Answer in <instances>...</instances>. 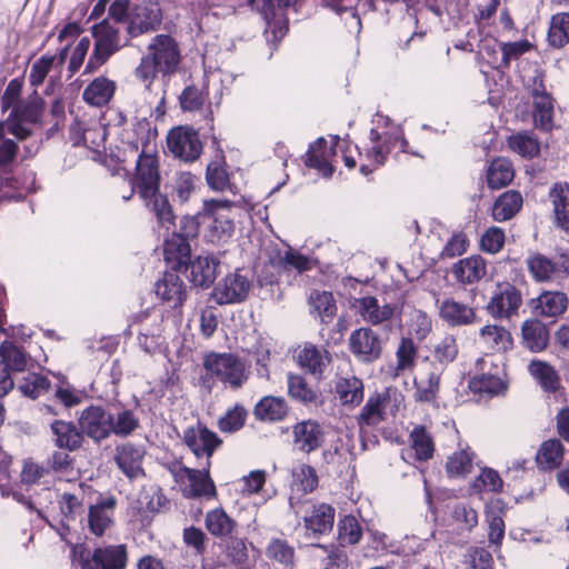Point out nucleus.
<instances>
[{"label": "nucleus", "mask_w": 569, "mask_h": 569, "mask_svg": "<svg viewBox=\"0 0 569 569\" xmlns=\"http://www.w3.org/2000/svg\"><path fill=\"white\" fill-rule=\"evenodd\" d=\"M522 305L521 292L511 283H498L490 300L487 311L493 319H510L518 315Z\"/></svg>", "instance_id": "ddd939ff"}, {"label": "nucleus", "mask_w": 569, "mask_h": 569, "mask_svg": "<svg viewBox=\"0 0 569 569\" xmlns=\"http://www.w3.org/2000/svg\"><path fill=\"white\" fill-rule=\"evenodd\" d=\"M563 446L558 439L543 441L536 455V462L542 470H553L558 468L563 459Z\"/></svg>", "instance_id": "a18cd8bd"}, {"label": "nucleus", "mask_w": 569, "mask_h": 569, "mask_svg": "<svg viewBox=\"0 0 569 569\" xmlns=\"http://www.w3.org/2000/svg\"><path fill=\"white\" fill-rule=\"evenodd\" d=\"M292 491L309 493L318 486V476L313 467L305 462H297L291 469Z\"/></svg>", "instance_id": "09e8293b"}, {"label": "nucleus", "mask_w": 569, "mask_h": 569, "mask_svg": "<svg viewBox=\"0 0 569 569\" xmlns=\"http://www.w3.org/2000/svg\"><path fill=\"white\" fill-rule=\"evenodd\" d=\"M180 62L181 52L176 39L169 34H157L141 56L134 69V77L151 91L157 77L166 78L173 74Z\"/></svg>", "instance_id": "20e7f679"}, {"label": "nucleus", "mask_w": 569, "mask_h": 569, "mask_svg": "<svg viewBox=\"0 0 569 569\" xmlns=\"http://www.w3.org/2000/svg\"><path fill=\"white\" fill-rule=\"evenodd\" d=\"M50 428L52 440L58 448L74 451L81 447L82 432L72 422L54 420Z\"/></svg>", "instance_id": "72a5a7b5"}, {"label": "nucleus", "mask_w": 569, "mask_h": 569, "mask_svg": "<svg viewBox=\"0 0 569 569\" xmlns=\"http://www.w3.org/2000/svg\"><path fill=\"white\" fill-rule=\"evenodd\" d=\"M325 2L338 16L345 17L350 31L360 30L361 21L355 8L357 0H325Z\"/></svg>", "instance_id": "680f3d73"}, {"label": "nucleus", "mask_w": 569, "mask_h": 569, "mask_svg": "<svg viewBox=\"0 0 569 569\" xmlns=\"http://www.w3.org/2000/svg\"><path fill=\"white\" fill-rule=\"evenodd\" d=\"M183 442L198 458H206V466L210 467V458L222 443L218 435L204 425L197 423L188 427L183 432Z\"/></svg>", "instance_id": "2eb2a0df"}, {"label": "nucleus", "mask_w": 569, "mask_h": 569, "mask_svg": "<svg viewBox=\"0 0 569 569\" xmlns=\"http://www.w3.org/2000/svg\"><path fill=\"white\" fill-rule=\"evenodd\" d=\"M402 402V395L397 389H386L371 395L359 415V422L367 426L378 425L385 416L395 415Z\"/></svg>", "instance_id": "9b49d317"}, {"label": "nucleus", "mask_w": 569, "mask_h": 569, "mask_svg": "<svg viewBox=\"0 0 569 569\" xmlns=\"http://www.w3.org/2000/svg\"><path fill=\"white\" fill-rule=\"evenodd\" d=\"M293 443L303 453L319 449L326 439L325 428L316 420H303L292 428Z\"/></svg>", "instance_id": "5701e85b"}, {"label": "nucleus", "mask_w": 569, "mask_h": 569, "mask_svg": "<svg viewBox=\"0 0 569 569\" xmlns=\"http://www.w3.org/2000/svg\"><path fill=\"white\" fill-rule=\"evenodd\" d=\"M335 392L342 406L357 407L363 400V382L356 376L340 377L335 383Z\"/></svg>", "instance_id": "e433bc0d"}, {"label": "nucleus", "mask_w": 569, "mask_h": 569, "mask_svg": "<svg viewBox=\"0 0 569 569\" xmlns=\"http://www.w3.org/2000/svg\"><path fill=\"white\" fill-rule=\"evenodd\" d=\"M523 346L532 352L542 351L549 342V330L538 319L526 320L521 326Z\"/></svg>", "instance_id": "4c0bfd02"}, {"label": "nucleus", "mask_w": 569, "mask_h": 569, "mask_svg": "<svg viewBox=\"0 0 569 569\" xmlns=\"http://www.w3.org/2000/svg\"><path fill=\"white\" fill-rule=\"evenodd\" d=\"M176 479L183 486V493L187 497H213L216 488L209 476V467L203 466L202 470L180 467L174 472Z\"/></svg>", "instance_id": "f3484780"}, {"label": "nucleus", "mask_w": 569, "mask_h": 569, "mask_svg": "<svg viewBox=\"0 0 569 569\" xmlns=\"http://www.w3.org/2000/svg\"><path fill=\"white\" fill-rule=\"evenodd\" d=\"M528 270L536 282H559L569 277V249H560L552 258L532 253L527 258Z\"/></svg>", "instance_id": "6e6552de"}, {"label": "nucleus", "mask_w": 569, "mask_h": 569, "mask_svg": "<svg viewBox=\"0 0 569 569\" xmlns=\"http://www.w3.org/2000/svg\"><path fill=\"white\" fill-rule=\"evenodd\" d=\"M458 352L459 348L456 337L452 335L445 336L433 348L435 367L443 371L445 367L457 358Z\"/></svg>", "instance_id": "bf43d9fd"}, {"label": "nucleus", "mask_w": 569, "mask_h": 569, "mask_svg": "<svg viewBox=\"0 0 569 569\" xmlns=\"http://www.w3.org/2000/svg\"><path fill=\"white\" fill-rule=\"evenodd\" d=\"M362 537V530L353 516H345L338 523V538L340 543L356 545Z\"/></svg>", "instance_id": "338daca9"}, {"label": "nucleus", "mask_w": 569, "mask_h": 569, "mask_svg": "<svg viewBox=\"0 0 569 569\" xmlns=\"http://www.w3.org/2000/svg\"><path fill=\"white\" fill-rule=\"evenodd\" d=\"M233 526V520L226 513L223 509L211 510L206 516V527L208 531L213 536H228L231 533Z\"/></svg>", "instance_id": "0e129e2a"}, {"label": "nucleus", "mask_w": 569, "mask_h": 569, "mask_svg": "<svg viewBox=\"0 0 569 569\" xmlns=\"http://www.w3.org/2000/svg\"><path fill=\"white\" fill-rule=\"evenodd\" d=\"M355 307L361 318L372 326L390 325L393 319L400 316V310L396 303H380L372 296L357 299Z\"/></svg>", "instance_id": "6ab92c4d"}, {"label": "nucleus", "mask_w": 569, "mask_h": 569, "mask_svg": "<svg viewBox=\"0 0 569 569\" xmlns=\"http://www.w3.org/2000/svg\"><path fill=\"white\" fill-rule=\"evenodd\" d=\"M528 371L545 392H556L560 387V379L552 366L541 360H532Z\"/></svg>", "instance_id": "c03bdc74"}, {"label": "nucleus", "mask_w": 569, "mask_h": 569, "mask_svg": "<svg viewBox=\"0 0 569 569\" xmlns=\"http://www.w3.org/2000/svg\"><path fill=\"white\" fill-rule=\"evenodd\" d=\"M0 356L2 363L7 369L13 371H23L27 369L29 357L28 353L16 346L12 341L4 340L0 346Z\"/></svg>", "instance_id": "6e6d98bb"}, {"label": "nucleus", "mask_w": 569, "mask_h": 569, "mask_svg": "<svg viewBox=\"0 0 569 569\" xmlns=\"http://www.w3.org/2000/svg\"><path fill=\"white\" fill-rule=\"evenodd\" d=\"M252 282L242 270L227 274L213 289V298L219 305L239 303L244 301L251 290Z\"/></svg>", "instance_id": "4468645a"}, {"label": "nucleus", "mask_w": 569, "mask_h": 569, "mask_svg": "<svg viewBox=\"0 0 569 569\" xmlns=\"http://www.w3.org/2000/svg\"><path fill=\"white\" fill-rule=\"evenodd\" d=\"M92 36L94 38V50L93 56L86 66V70H88L93 62L101 66L121 48L119 31L107 20L92 27Z\"/></svg>", "instance_id": "dca6fc26"}, {"label": "nucleus", "mask_w": 569, "mask_h": 569, "mask_svg": "<svg viewBox=\"0 0 569 569\" xmlns=\"http://www.w3.org/2000/svg\"><path fill=\"white\" fill-rule=\"evenodd\" d=\"M451 518L460 531H471L478 525L477 511L466 503H457L452 508Z\"/></svg>", "instance_id": "774afa93"}, {"label": "nucleus", "mask_w": 569, "mask_h": 569, "mask_svg": "<svg viewBox=\"0 0 569 569\" xmlns=\"http://www.w3.org/2000/svg\"><path fill=\"white\" fill-rule=\"evenodd\" d=\"M162 21L161 8L156 0H136L129 12L128 33L138 37L156 30Z\"/></svg>", "instance_id": "f8f14e48"}, {"label": "nucleus", "mask_w": 569, "mask_h": 569, "mask_svg": "<svg viewBox=\"0 0 569 569\" xmlns=\"http://www.w3.org/2000/svg\"><path fill=\"white\" fill-rule=\"evenodd\" d=\"M475 452L467 446L452 452L447 458L446 471L450 477L463 478L471 472Z\"/></svg>", "instance_id": "8fccbe9b"}, {"label": "nucleus", "mask_w": 569, "mask_h": 569, "mask_svg": "<svg viewBox=\"0 0 569 569\" xmlns=\"http://www.w3.org/2000/svg\"><path fill=\"white\" fill-rule=\"evenodd\" d=\"M297 0H249L250 6L257 9L267 22V32H271L274 38L281 39L288 31L286 21H274L280 10L289 8Z\"/></svg>", "instance_id": "393cba45"}, {"label": "nucleus", "mask_w": 569, "mask_h": 569, "mask_svg": "<svg viewBox=\"0 0 569 569\" xmlns=\"http://www.w3.org/2000/svg\"><path fill=\"white\" fill-rule=\"evenodd\" d=\"M372 124L369 144L365 148V153L359 151V156L365 157L367 161L360 166L361 174L368 177L377 168L383 166L388 154L397 147L403 153L420 156L409 149L408 141L403 138L402 128L395 124L389 117L377 113L372 119Z\"/></svg>", "instance_id": "7ed1b4c3"}, {"label": "nucleus", "mask_w": 569, "mask_h": 569, "mask_svg": "<svg viewBox=\"0 0 569 569\" xmlns=\"http://www.w3.org/2000/svg\"><path fill=\"white\" fill-rule=\"evenodd\" d=\"M203 367L211 376L231 389L241 388L249 377L244 362L233 353L211 352L206 356Z\"/></svg>", "instance_id": "423d86ee"}, {"label": "nucleus", "mask_w": 569, "mask_h": 569, "mask_svg": "<svg viewBox=\"0 0 569 569\" xmlns=\"http://www.w3.org/2000/svg\"><path fill=\"white\" fill-rule=\"evenodd\" d=\"M289 396L303 405H318L320 395L317 389L309 386L300 375H288Z\"/></svg>", "instance_id": "3c124183"}, {"label": "nucleus", "mask_w": 569, "mask_h": 569, "mask_svg": "<svg viewBox=\"0 0 569 569\" xmlns=\"http://www.w3.org/2000/svg\"><path fill=\"white\" fill-rule=\"evenodd\" d=\"M42 112V100L34 94L28 101H22L11 110L6 121H14L30 128V124L38 121Z\"/></svg>", "instance_id": "49530a36"}, {"label": "nucleus", "mask_w": 569, "mask_h": 569, "mask_svg": "<svg viewBox=\"0 0 569 569\" xmlns=\"http://www.w3.org/2000/svg\"><path fill=\"white\" fill-rule=\"evenodd\" d=\"M556 227L569 233V183H556L549 192Z\"/></svg>", "instance_id": "f704fd0d"}, {"label": "nucleus", "mask_w": 569, "mask_h": 569, "mask_svg": "<svg viewBox=\"0 0 569 569\" xmlns=\"http://www.w3.org/2000/svg\"><path fill=\"white\" fill-rule=\"evenodd\" d=\"M254 416L263 421H280L288 412L286 401L279 397H263L254 407Z\"/></svg>", "instance_id": "de8ad7c7"}, {"label": "nucleus", "mask_w": 569, "mask_h": 569, "mask_svg": "<svg viewBox=\"0 0 569 569\" xmlns=\"http://www.w3.org/2000/svg\"><path fill=\"white\" fill-rule=\"evenodd\" d=\"M333 154V147H329L325 138H319L310 146L306 164L317 169L325 178H330L333 173V167L330 163Z\"/></svg>", "instance_id": "473e14b6"}, {"label": "nucleus", "mask_w": 569, "mask_h": 569, "mask_svg": "<svg viewBox=\"0 0 569 569\" xmlns=\"http://www.w3.org/2000/svg\"><path fill=\"white\" fill-rule=\"evenodd\" d=\"M439 318L448 327H465L477 321L476 310L467 303L446 298L438 303Z\"/></svg>", "instance_id": "a878e982"}, {"label": "nucleus", "mask_w": 569, "mask_h": 569, "mask_svg": "<svg viewBox=\"0 0 569 569\" xmlns=\"http://www.w3.org/2000/svg\"><path fill=\"white\" fill-rule=\"evenodd\" d=\"M548 42L553 48H562L569 42V13L560 12L551 17Z\"/></svg>", "instance_id": "5fc2aeb1"}, {"label": "nucleus", "mask_w": 569, "mask_h": 569, "mask_svg": "<svg viewBox=\"0 0 569 569\" xmlns=\"http://www.w3.org/2000/svg\"><path fill=\"white\" fill-rule=\"evenodd\" d=\"M168 149L174 157L184 160H196L202 150L197 131L191 128L172 129L167 137Z\"/></svg>", "instance_id": "a211bd4d"}, {"label": "nucleus", "mask_w": 569, "mask_h": 569, "mask_svg": "<svg viewBox=\"0 0 569 569\" xmlns=\"http://www.w3.org/2000/svg\"><path fill=\"white\" fill-rule=\"evenodd\" d=\"M234 202L226 199H210L203 201V217L208 222V238L211 242L226 241L234 231Z\"/></svg>", "instance_id": "0eeeda50"}, {"label": "nucleus", "mask_w": 569, "mask_h": 569, "mask_svg": "<svg viewBox=\"0 0 569 569\" xmlns=\"http://www.w3.org/2000/svg\"><path fill=\"white\" fill-rule=\"evenodd\" d=\"M411 450L402 453V459L406 460V455L411 456L413 452L415 458L420 461H426L432 458L435 451V442L431 435L423 426H416L410 432Z\"/></svg>", "instance_id": "37998d69"}, {"label": "nucleus", "mask_w": 569, "mask_h": 569, "mask_svg": "<svg viewBox=\"0 0 569 569\" xmlns=\"http://www.w3.org/2000/svg\"><path fill=\"white\" fill-rule=\"evenodd\" d=\"M441 373V369L435 367L433 370L428 373L427 380L415 382L417 388L415 398L417 401L430 402L437 398Z\"/></svg>", "instance_id": "e2e57ef3"}, {"label": "nucleus", "mask_w": 569, "mask_h": 569, "mask_svg": "<svg viewBox=\"0 0 569 569\" xmlns=\"http://www.w3.org/2000/svg\"><path fill=\"white\" fill-rule=\"evenodd\" d=\"M310 305L312 312L326 323L331 321L337 312L336 301L331 292L313 291L310 295Z\"/></svg>", "instance_id": "4d7b16f0"}, {"label": "nucleus", "mask_w": 569, "mask_h": 569, "mask_svg": "<svg viewBox=\"0 0 569 569\" xmlns=\"http://www.w3.org/2000/svg\"><path fill=\"white\" fill-rule=\"evenodd\" d=\"M112 435L117 437H129L140 426L137 412L132 409L114 406L110 410Z\"/></svg>", "instance_id": "a19ab883"}, {"label": "nucleus", "mask_w": 569, "mask_h": 569, "mask_svg": "<svg viewBox=\"0 0 569 569\" xmlns=\"http://www.w3.org/2000/svg\"><path fill=\"white\" fill-rule=\"evenodd\" d=\"M136 130L146 133V137L142 136L130 142L136 150L141 146L131 186L144 206L156 214L159 223L168 230L176 217L167 196L160 192L159 157L150 142L149 123L138 122Z\"/></svg>", "instance_id": "f257e3e1"}, {"label": "nucleus", "mask_w": 569, "mask_h": 569, "mask_svg": "<svg viewBox=\"0 0 569 569\" xmlns=\"http://www.w3.org/2000/svg\"><path fill=\"white\" fill-rule=\"evenodd\" d=\"M128 561L124 545L98 547L81 561L82 569H124Z\"/></svg>", "instance_id": "aec40b11"}, {"label": "nucleus", "mask_w": 569, "mask_h": 569, "mask_svg": "<svg viewBox=\"0 0 569 569\" xmlns=\"http://www.w3.org/2000/svg\"><path fill=\"white\" fill-rule=\"evenodd\" d=\"M183 233L173 232L167 237L163 243V256L168 264L172 269H188L191 258V248L188 241L189 237H193L198 232V224L192 218H183Z\"/></svg>", "instance_id": "1a4fd4ad"}, {"label": "nucleus", "mask_w": 569, "mask_h": 569, "mask_svg": "<svg viewBox=\"0 0 569 569\" xmlns=\"http://www.w3.org/2000/svg\"><path fill=\"white\" fill-rule=\"evenodd\" d=\"M67 57V48H64L60 54L57 56H43L38 59L31 67L29 81L32 87L37 88L41 86L50 72L53 63L58 60L59 63H63Z\"/></svg>", "instance_id": "052dcab7"}, {"label": "nucleus", "mask_w": 569, "mask_h": 569, "mask_svg": "<svg viewBox=\"0 0 569 569\" xmlns=\"http://www.w3.org/2000/svg\"><path fill=\"white\" fill-rule=\"evenodd\" d=\"M144 455L143 446L127 442L117 447L114 460L128 478L136 479L143 476L142 460Z\"/></svg>", "instance_id": "bb28decb"}, {"label": "nucleus", "mask_w": 569, "mask_h": 569, "mask_svg": "<svg viewBox=\"0 0 569 569\" xmlns=\"http://www.w3.org/2000/svg\"><path fill=\"white\" fill-rule=\"evenodd\" d=\"M298 365L310 375L320 379L331 361L330 353L322 347L306 342L297 352Z\"/></svg>", "instance_id": "cd10ccee"}, {"label": "nucleus", "mask_w": 569, "mask_h": 569, "mask_svg": "<svg viewBox=\"0 0 569 569\" xmlns=\"http://www.w3.org/2000/svg\"><path fill=\"white\" fill-rule=\"evenodd\" d=\"M351 352L362 362H372L380 358L382 340L371 328H359L349 338Z\"/></svg>", "instance_id": "4be33fe9"}, {"label": "nucleus", "mask_w": 569, "mask_h": 569, "mask_svg": "<svg viewBox=\"0 0 569 569\" xmlns=\"http://www.w3.org/2000/svg\"><path fill=\"white\" fill-rule=\"evenodd\" d=\"M154 291L158 298L170 307H180L187 298V287L177 269L166 271L154 283Z\"/></svg>", "instance_id": "b1692460"}, {"label": "nucleus", "mask_w": 569, "mask_h": 569, "mask_svg": "<svg viewBox=\"0 0 569 569\" xmlns=\"http://www.w3.org/2000/svg\"><path fill=\"white\" fill-rule=\"evenodd\" d=\"M470 389L476 393L499 395L506 389L505 382L495 375H479L469 381Z\"/></svg>", "instance_id": "69168bd1"}, {"label": "nucleus", "mask_w": 569, "mask_h": 569, "mask_svg": "<svg viewBox=\"0 0 569 569\" xmlns=\"http://www.w3.org/2000/svg\"><path fill=\"white\" fill-rule=\"evenodd\" d=\"M479 340L492 352H506L512 348L513 340L508 329L498 325H487L480 329Z\"/></svg>", "instance_id": "c9c22d12"}, {"label": "nucleus", "mask_w": 569, "mask_h": 569, "mask_svg": "<svg viewBox=\"0 0 569 569\" xmlns=\"http://www.w3.org/2000/svg\"><path fill=\"white\" fill-rule=\"evenodd\" d=\"M487 273L486 260L479 256H470L459 260L452 267V274L462 284H471L480 281Z\"/></svg>", "instance_id": "2f4dec72"}, {"label": "nucleus", "mask_w": 569, "mask_h": 569, "mask_svg": "<svg viewBox=\"0 0 569 569\" xmlns=\"http://www.w3.org/2000/svg\"><path fill=\"white\" fill-rule=\"evenodd\" d=\"M223 96L221 79L218 74H208L203 87L194 84L186 87L179 96V102L183 111H200L206 108L210 114L213 113V107L218 108Z\"/></svg>", "instance_id": "39448f33"}, {"label": "nucleus", "mask_w": 569, "mask_h": 569, "mask_svg": "<svg viewBox=\"0 0 569 569\" xmlns=\"http://www.w3.org/2000/svg\"><path fill=\"white\" fill-rule=\"evenodd\" d=\"M79 423L82 432L97 442L112 435L110 410L101 406H90L84 409Z\"/></svg>", "instance_id": "412c9836"}, {"label": "nucleus", "mask_w": 569, "mask_h": 569, "mask_svg": "<svg viewBox=\"0 0 569 569\" xmlns=\"http://www.w3.org/2000/svg\"><path fill=\"white\" fill-rule=\"evenodd\" d=\"M508 146L523 158H535L540 153V142L532 131H521L510 136Z\"/></svg>", "instance_id": "603ef678"}, {"label": "nucleus", "mask_w": 569, "mask_h": 569, "mask_svg": "<svg viewBox=\"0 0 569 569\" xmlns=\"http://www.w3.org/2000/svg\"><path fill=\"white\" fill-rule=\"evenodd\" d=\"M116 83L113 80L100 76L93 79L83 90V100L93 107H102L107 104L113 97Z\"/></svg>", "instance_id": "58836bf2"}, {"label": "nucleus", "mask_w": 569, "mask_h": 569, "mask_svg": "<svg viewBox=\"0 0 569 569\" xmlns=\"http://www.w3.org/2000/svg\"><path fill=\"white\" fill-rule=\"evenodd\" d=\"M568 296L558 290L542 291L535 300H532V308L537 316L543 318H558L568 308Z\"/></svg>", "instance_id": "c85d7f7f"}, {"label": "nucleus", "mask_w": 569, "mask_h": 569, "mask_svg": "<svg viewBox=\"0 0 569 569\" xmlns=\"http://www.w3.org/2000/svg\"><path fill=\"white\" fill-rule=\"evenodd\" d=\"M114 507L116 499L113 497L102 499L96 505L90 506L88 526L93 535L100 537L110 528L113 522Z\"/></svg>", "instance_id": "7c9ffc66"}, {"label": "nucleus", "mask_w": 569, "mask_h": 569, "mask_svg": "<svg viewBox=\"0 0 569 569\" xmlns=\"http://www.w3.org/2000/svg\"><path fill=\"white\" fill-rule=\"evenodd\" d=\"M219 261L212 256H199L190 260V280L194 286L209 287L216 279Z\"/></svg>", "instance_id": "ea45409f"}, {"label": "nucleus", "mask_w": 569, "mask_h": 569, "mask_svg": "<svg viewBox=\"0 0 569 569\" xmlns=\"http://www.w3.org/2000/svg\"><path fill=\"white\" fill-rule=\"evenodd\" d=\"M513 174L511 162L505 158H498L488 168L487 181L490 188L499 189L511 182Z\"/></svg>", "instance_id": "864d4df0"}, {"label": "nucleus", "mask_w": 569, "mask_h": 569, "mask_svg": "<svg viewBox=\"0 0 569 569\" xmlns=\"http://www.w3.org/2000/svg\"><path fill=\"white\" fill-rule=\"evenodd\" d=\"M503 481L492 468L482 467L479 475L472 480L471 488L477 493L495 492L498 493L502 490Z\"/></svg>", "instance_id": "13d9d810"}, {"label": "nucleus", "mask_w": 569, "mask_h": 569, "mask_svg": "<svg viewBox=\"0 0 569 569\" xmlns=\"http://www.w3.org/2000/svg\"><path fill=\"white\" fill-rule=\"evenodd\" d=\"M12 134L18 140H26L31 134V128L14 121L0 122V192L6 200L20 201L29 193L36 191V176L32 171L24 172L21 177L14 178L10 174L9 168L13 163L18 144L14 140L7 138Z\"/></svg>", "instance_id": "f03ea898"}, {"label": "nucleus", "mask_w": 569, "mask_h": 569, "mask_svg": "<svg viewBox=\"0 0 569 569\" xmlns=\"http://www.w3.org/2000/svg\"><path fill=\"white\" fill-rule=\"evenodd\" d=\"M529 92L535 128L546 133L551 132L555 128L556 100L538 78L535 79Z\"/></svg>", "instance_id": "9d476101"}, {"label": "nucleus", "mask_w": 569, "mask_h": 569, "mask_svg": "<svg viewBox=\"0 0 569 569\" xmlns=\"http://www.w3.org/2000/svg\"><path fill=\"white\" fill-rule=\"evenodd\" d=\"M335 508L327 503L313 506L311 513L305 517V528L309 536L319 538L332 530Z\"/></svg>", "instance_id": "c756f323"}, {"label": "nucleus", "mask_w": 569, "mask_h": 569, "mask_svg": "<svg viewBox=\"0 0 569 569\" xmlns=\"http://www.w3.org/2000/svg\"><path fill=\"white\" fill-rule=\"evenodd\" d=\"M523 203L519 191L508 190L500 194L492 206V218L498 222H503L513 218Z\"/></svg>", "instance_id": "79ce46f5"}]
</instances>
